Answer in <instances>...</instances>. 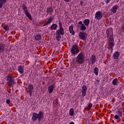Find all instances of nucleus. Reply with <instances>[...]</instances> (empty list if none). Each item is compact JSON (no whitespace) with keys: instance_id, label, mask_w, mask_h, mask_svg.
<instances>
[{"instance_id":"nucleus-1","label":"nucleus","mask_w":124,"mask_h":124,"mask_svg":"<svg viewBox=\"0 0 124 124\" xmlns=\"http://www.w3.org/2000/svg\"><path fill=\"white\" fill-rule=\"evenodd\" d=\"M107 36L108 38V46L111 49V51H113V47L115 46V41L114 40V38L113 37L114 35V33L113 32V30L112 29H108L106 31Z\"/></svg>"},{"instance_id":"nucleus-2","label":"nucleus","mask_w":124,"mask_h":124,"mask_svg":"<svg viewBox=\"0 0 124 124\" xmlns=\"http://www.w3.org/2000/svg\"><path fill=\"white\" fill-rule=\"evenodd\" d=\"M59 28L60 29L56 31V32L57 41H60V40L62 38V35L64 34V29L62 28V24L61 21H59Z\"/></svg>"},{"instance_id":"nucleus-3","label":"nucleus","mask_w":124,"mask_h":124,"mask_svg":"<svg viewBox=\"0 0 124 124\" xmlns=\"http://www.w3.org/2000/svg\"><path fill=\"white\" fill-rule=\"evenodd\" d=\"M77 63L83 64L85 62V53L81 52L78 54L76 59Z\"/></svg>"},{"instance_id":"nucleus-4","label":"nucleus","mask_w":124,"mask_h":124,"mask_svg":"<svg viewBox=\"0 0 124 124\" xmlns=\"http://www.w3.org/2000/svg\"><path fill=\"white\" fill-rule=\"evenodd\" d=\"M6 80L7 81V83L8 86H9V87H12V88H13V85L15 84H16V82L14 81L13 76H12V75H10V74L7 76Z\"/></svg>"},{"instance_id":"nucleus-5","label":"nucleus","mask_w":124,"mask_h":124,"mask_svg":"<svg viewBox=\"0 0 124 124\" xmlns=\"http://www.w3.org/2000/svg\"><path fill=\"white\" fill-rule=\"evenodd\" d=\"M22 6V9L24 10V12L26 16H27V17H28V18L30 19L31 21H32V18L31 17V14H30L29 11L28 10V7H27V6L25 4H23Z\"/></svg>"},{"instance_id":"nucleus-6","label":"nucleus","mask_w":124,"mask_h":124,"mask_svg":"<svg viewBox=\"0 0 124 124\" xmlns=\"http://www.w3.org/2000/svg\"><path fill=\"white\" fill-rule=\"evenodd\" d=\"M71 52L74 56H75V54H78L79 53V47H78V46L76 45H73L71 49Z\"/></svg>"},{"instance_id":"nucleus-7","label":"nucleus","mask_w":124,"mask_h":124,"mask_svg":"<svg viewBox=\"0 0 124 124\" xmlns=\"http://www.w3.org/2000/svg\"><path fill=\"white\" fill-rule=\"evenodd\" d=\"M78 36L80 39H82V40H86L87 37H88V34L84 31H81L78 34Z\"/></svg>"},{"instance_id":"nucleus-8","label":"nucleus","mask_w":124,"mask_h":124,"mask_svg":"<svg viewBox=\"0 0 124 124\" xmlns=\"http://www.w3.org/2000/svg\"><path fill=\"white\" fill-rule=\"evenodd\" d=\"M103 15L102 14V12L101 11H98L95 14V19L97 20H101Z\"/></svg>"},{"instance_id":"nucleus-9","label":"nucleus","mask_w":124,"mask_h":124,"mask_svg":"<svg viewBox=\"0 0 124 124\" xmlns=\"http://www.w3.org/2000/svg\"><path fill=\"white\" fill-rule=\"evenodd\" d=\"M38 117V122H40L42 120L44 119V112L43 111H40L38 113H37Z\"/></svg>"},{"instance_id":"nucleus-10","label":"nucleus","mask_w":124,"mask_h":124,"mask_svg":"<svg viewBox=\"0 0 124 124\" xmlns=\"http://www.w3.org/2000/svg\"><path fill=\"white\" fill-rule=\"evenodd\" d=\"M90 61L92 64H94L95 62H96V56L94 54L92 55L90 58Z\"/></svg>"},{"instance_id":"nucleus-11","label":"nucleus","mask_w":124,"mask_h":124,"mask_svg":"<svg viewBox=\"0 0 124 124\" xmlns=\"http://www.w3.org/2000/svg\"><path fill=\"white\" fill-rule=\"evenodd\" d=\"M37 119L38 120V115L36 112H33L32 116V121L36 122V121H37Z\"/></svg>"},{"instance_id":"nucleus-12","label":"nucleus","mask_w":124,"mask_h":124,"mask_svg":"<svg viewBox=\"0 0 124 124\" xmlns=\"http://www.w3.org/2000/svg\"><path fill=\"white\" fill-rule=\"evenodd\" d=\"M118 8H119V6H118V5H115L114 6H113L112 8H111L110 11H111L112 13H116Z\"/></svg>"},{"instance_id":"nucleus-13","label":"nucleus","mask_w":124,"mask_h":124,"mask_svg":"<svg viewBox=\"0 0 124 124\" xmlns=\"http://www.w3.org/2000/svg\"><path fill=\"white\" fill-rule=\"evenodd\" d=\"M24 66L19 65L18 66V71L21 74H24Z\"/></svg>"},{"instance_id":"nucleus-14","label":"nucleus","mask_w":124,"mask_h":124,"mask_svg":"<svg viewBox=\"0 0 124 124\" xmlns=\"http://www.w3.org/2000/svg\"><path fill=\"white\" fill-rule=\"evenodd\" d=\"M120 56V53L119 52L116 51L115 52L113 55V58L114 60H118L119 59V57Z\"/></svg>"},{"instance_id":"nucleus-15","label":"nucleus","mask_w":124,"mask_h":124,"mask_svg":"<svg viewBox=\"0 0 124 124\" xmlns=\"http://www.w3.org/2000/svg\"><path fill=\"white\" fill-rule=\"evenodd\" d=\"M70 33H71L72 35H74L75 34V32L74 31V30H73V25H71L69 28Z\"/></svg>"},{"instance_id":"nucleus-16","label":"nucleus","mask_w":124,"mask_h":124,"mask_svg":"<svg viewBox=\"0 0 124 124\" xmlns=\"http://www.w3.org/2000/svg\"><path fill=\"white\" fill-rule=\"evenodd\" d=\"M48 91L49 93H52L54 91V85H49L48 87Z\"/></svg>"},{"instance_id":"nucleus-17","label":"nucleus","mask_w":124,"mask_h":124,"mask_svg":"<svg viewBox=\"0 0 124 124\" xmlns=\"http://www.w3.org/2000/svg\"><path fill=\"white\" fill-rule=\"evenodd\" d=\"M58 28V25L57 24H53L51 26L50 28V31H53L57 30V28Z\"/></svg>"},{"instance_id":"nucleus-18","label":"nucleus","mask_w":124,"mask_h":124,"mask_svg":"<svg viewBox=\"0 0 124 124\" xmlns=\"http://www.w3.org/2000/svg\"><path fill=\"white\" fill-rule=\"evenodd\" d=\"M28 90H29L28 92L33 91V85H32V84H28Z\"/></svg>"},{"instance_id":"nucleus-19","label":"nucleus","mask_w":124,"mask_h":124,"mask_svg":"<svg viewBox=\"0 0 124 124\" xmlns=\"http://www.w3.org/2000/svg\"><path fill=\"white\" fill-rule=\"evenodd\" d=\"M53 10H54V9H53V8L52 7H47L46 8V13H51L53 12Z\"/></svg>"},{"instance_id":"nucleus-20","label":"nucleus","mask_w":124,"mask_h":124,"mask_svg":"<svg viewBox=\"0 0 124 124\" xmlns=\"http://www.w3.org/2000/svg\"><path fill=\"white\" fill-rule=\"evenodd\" d=\"M42 38L41 35L40 34H38L35 36V39L36 40H40Z\"/></svg>"},{"instance_id":"nucleus-21","label":"nucleus","mask_w":124,"mask_h":124,"mask_svg":"<svg viewBox=\"0 0 124 124\" xmlns=\"http://www.w3.org/2000/svg\"><path fill=\"white\" fill-rule=\"evenodd\" d=\"M69 115L70 116H74V109L71 108L69 110Z\"/></svg>"},{"instance_id":"nucleus-22","label":"nucleus","mask_w":124,"mask_h":124,"mask_svg":"<svg viewBox=\"0 0 124 124\" xmlns=\"http://www.w3.org/2000/svg\"><path fill=\"white\" fill-rule=\"evenodd\" d=\"M93 73L95 74L97 76L98 75V67H95L93 69Z\"/></svg>"},{"instance_id":"nucleus-23","label":"nucleus","mask_w":124,"mask_h":124,"mask_svg":"<svg viewBox=\"0 0 124 124\" xmlns=\"http://www.w3.org/2000/svg\"><path fill=\"white\" fill-rule=\"evenodd\" d=\"M92 106H93V104L89 103L88 107H86L87 110L89 111V110H91V109H92Z\"/></svg>"},{"instance_id":"nucleus-24","label":"nucleus","mask_w":124,"mask_h":124,"mask_svg":"<svg viewBox=\"0 0 124 124\" xmlns=\"http://www.w3.org/2000/svg\"><path fill=\"white\" fill-rule=\"evenodd\" d=\"M84 24H85L86 26H89L90 24V19H85L84 21Z\"/></svg>"},{"instance_id":"nucleus-25","label":"nucleus","mask_w":124,"mask_h":124,"mask_svg":"<svg viewBox=\"0 0 124 124\" xmlns=\"http://www.w3.org/2000/svg\"><path fill=\"white\" fill-rule=\"evenodd\" d=\"M117 83H118V79H114L112 81V84L113 85V86H117Z\"/></svg>"},{"instance_id":"nucleus-26","label":"nucleus","mask_w":124,"mask_h":124,"mask_svg":"<svg viewBox=\"0 0 124 124\" xmlns=\"http://www.w3.org/2000/svg\"><path fill=\"white\" fill-rule=\"evenodd\" d=\"M4 52V46H3L0 45V53H3Z\"/></svg>"},{"instance_id":"nucleus-27","label":"nucleus","mask_w":124,"mask_h":124,"mask_svg":"<svg viewBox=\"0 0 124 124\" xmlns=\"http://www.w3.org/2000/svg\"><path fill=\"white\" fill-rule=\"evenodd\" d=\"M86 29L87 27L84 25V24H82L80 26V30H81V31H86Z\"/></svg>"},{"instance_id":"nucleus-28","label":"nucleus","mask_w":124,"mask_h":124,"mask_svg":"<svg viewBox=\"0 0 124 124\" xmlns=\"http://www.w3.org/2000/svg\"><path fill=\"white\" fill-rule=\"evenodd\" d=\"M54 19V17H52V16H50L48 19V22L49 24H51V23H52V22H53V20Z\"/></svg>"},{"instance_id":"nucleus-29","label":"nucleus","mask_w":124,"mask_h":124,"mask_svg":"<svg viewBox=\"0 0 124 124\" xmlns=\"http://www.w3.org/2000/svg\"><path fill=\"white\" fill-rule=\"evenodd\" d=\"M82 92H87V87L85 85H83L82 87Z\"/></svg>"},{"instance_id":"nucleus-30","label":"nucleus","mask_w":124,"mask_h":124,"mask_svg":"<svg viewBox=\"0 0 124 124\" xmlns=\"http://www.w3.org/2000/svg\"><path fill=\"white\" fill-rule=\"evenodd\" d=\"M4 30H5V31H9V27H8V25H5L4 27H3Z\"/></svg>"},{"instance_id":"nucleus-31","label":"nucleus","mask_w":124,"mask_h":124,"mask_svg":"<svg viewBox=\"0 0 124 124\" xmlns=\"http://www.w3.org/2000/svg\"><path fill=\"white\" fill-rule=\"evenodd\" d=\"M118 116H120V117H122V116H123V112L119 110L118 111Z\"/></svg>"},{"instance_id":"nucleus-32","label":"nucleus","mask_w":124,"mask_h":124,"mask_svg":"<svg viewBox=\"0 0 124 124\" xmlns=\"http://www.w3.org/2000/svg\"><path fill=\"white\" fill-rule=\"evenodd\" d=\"M86 93H87V91H82V96H86Z\"/></svg>"},{"instance_id":"nucleus-33","label":"nucleus","mask_w":124,"mask_h":124,"mask_svg":"<svg viewBox=\"0 0 124 124\" xmlns=\"http://www.w3.org/2000/svg\"><path fill=\"white\" fill-rule=\"evenodd\" d=\"M55 102V105H59V99L57 98Z\"/></svg>"},{"instance_id":"nucleus-34","label":"nucleus","mask_w":124,"mask_h":124,"mask_svg":"<svg viewBox=\"0 0 124 124\" xmlns=\"http://www.w3.org/2000/svg\"><path fill=\"white\" fill-rule=\"evenodd\" d=\"M0 2L4 4V3H6V0H0Z\"/></svg>"},{"instance_id":"nucleus-35","label":"nucleus","mask_w":124,"mask_h":124,"mask_svg":"<svg viewBox=\"0 0 124 124\" xmlns=\"http://www.w3.org/2000/svg\"><path fill=\"white\" fill-rule=\"evenodd\" d=\"M114 119L116 120H118V119H120V116H119L118 115H115L114 116Z\"/></svg>"},{"instance_id":"nucleus-36","label":"nucleus","mask_w":124,"mask_h":124,"mask_svg":"<svg viewBox=\"0 0 124 124\" xmlns=\"http://www.w3.org/2000/svg\"><path fill=\"white\" fill-rule=\"evenodd\" d=\"M49 24H50L48 21L46 22V23H45L43 25V27H45L46 26H47V25H49Z\"/></svg>"},{"instance_id":"nucleus-37","label":"nucleus","mask_w":124,"mask_h":124,"mask_svg":"<svg viewBox=\"0 0 124 124\" xmlns=\"http://www.w3.org/2000/svg\"><path fill=\"white\" fill-rule=\"evenodd\" d=\"M30 92V96L31 97V96H32V93H33V91H29Z\"/></svg>"},{"instance_id":"nucleus-38","label":"nucleus","mask_w":124,"mask_h":124,"mask_svg":"<svg viewBox=\"0 0 124 124\" xmlns=\"http://www.w3.org/2000/svg\"><path fill=\"white\" fill-rule=\"evenodd\" d=\"M6 103H7V104H10V99H7Z\"/></svg>"},{"instance_id":"nucleus-39","label":"nucleus","mask_w":124,"mask_h":124,"mask_svg":"<svg viewBox=\"0 0 124 124\" xmlns=\"http://www.w3.org/2000/svg\"><path fill=\"white\" fill-rule=\"evenodd\" d=\"M111 1V0H107L106 1V3H109Z\"/></svg>"},{"instance_id":"nucleus-40","label":"nucleus","mask_w":124,"mask_h":124,"mask_svg":"<svg viewBox=\"0 0 124 124\" xmlns=\"http://www.w3.org/2000/svg\"><path fill=\"white\" fill-rule=\"evenodd\" d=\"M2 5H3V4L0 2V8H1V7H2Z\"/></svg>"},{"instance_id":"nucleus-41","label":"nucleus","mask_w":124,"mask_h":124,"mask_svg":"<svg viewBox=\"0 0 124 124\" xmlns=\"http://www.w3.org/2000/svg\"><path fill=\"white\" fill-rule=\"evenodd\" d=\"M78 25H83V24H82V21H79L78 22Z\"/></svg>"},{"instance_id":"nucleus-42","label":"nucleus","mask_w":124,"mask_h":124,"mask_svg":"<svg viewBox=\"0 0 124 124\" xmlns=\"http://www.w3.org/2000/svg\"><path fill=\"white\" fill-rule=\"evenodd\" d=\"M80 4V5H81V6H83V1H81Z\"/></svg>"},{"instance_id":"nucleus-43","label":"nucleus","mask_w":124,"mask_h":124,"mask_svg":"<svg viewBox=\"0 0 124 124\" xmlns=\"http://www.w3.org/2000/svg\"><path fill=\"white\" fill-rule=\"evenodd\" d=\"M122 28L123 30H124V24H122Z\"/></svg>"},{"instance_id":"nucleus-44","label":"nucleus","mask_w":124,"mask_h":124,"mask_svg":"<svg viewBox=\"0 0 124 124\" xmlns=\"http://www.w3.org/2000/svg\"><path fill=\"white\" fill-rule=\"evenodd\" d=\"M64 1H65L66 2H68V1H69V0H63Z\"/></svg>"},{"instance_id":"nucleus-45","label":"nucleus","mask_w":124,"mask_h":124,"mask_svg":"<svg viewBox=\"0 0 124 124\" xmlns=\"http://www.w3.org/2000/svg\"><path fill=\"white\" fill-rule=\"evenodd\" d=\"M69 124H74V122H71Z\"/></svg>"},{"instance_id":"nucleus-46","label":"nucleus","mask_w":124,"mask_h":124,"mask_svg":"<svg viewBox=\"0 0 124 124\" xmlns=\"http://www.w3.org/2000/svg\"><path fill=\"white\" fill-rule=\"evenodd\" d=\"M112 123H114V121H113V120L112 121Z\"/></svg>"},{"instance_id":"nucleus-47","label":"nucleus","mask_w":124,"mask_h":124,"mask_svg":"<svg viewBox=\"0 0 124 124\" xmlns=\"http://www.w3.org/2000/svg\"><path fill=\"white\" fill-rule=\"evenodd\" d=\"M123 122H124V120H123Z\"/></svg>"}]
</instances>
